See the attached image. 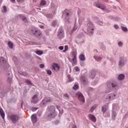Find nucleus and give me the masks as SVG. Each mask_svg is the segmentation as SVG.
<instances>
[{"instance_id":"nucleus-1","label":"nucleus","mask_w":128,"mask_h":128,"mask_svg":"<svg viewBox=\"0 0 128 128\" xmlns=\"http://www.w3.org/2000/svg\"><path fill=\"white\" fill-rule=\"evenodd\" d=\"M72 59L68 58V60L70 62H72V65L73 66H76V55L78 54V53L76 52V51L74 50L72 52Z\"/></svg>"},{"instance_id":"nucleus-2","label":"nucleus","mask_w":128,"mask_h":128,"mask_svg":"<svg viewBox=\"0 0 128 128\" xmlns=\"http://www.w3.org/2000/svg\"><path fill=\"white\" fill-rule=\"evenodd\" d=\"M87 26H88V32H89V34H94V24H92V22L89 21L87 24Z\"/></svg>"},{"instance_id":"nucleus-3","label":"nucleus","mask_w":128,"mask_h":128,"mask_svg":"<svg viewBox=\"0 0 128 128\" xmlns=\"http://www.w3.org/2000/svg\"><path fill=\"white\" fill-rule=\"evenodd\" d=\"M52 98L50 97H46L44 98L43 100L40 104V106H44L46 104H48V102H50Z\"/></svg>"},{"instance_id":"nucleus-4","label":"nucleus","mask_w":128,"mask_h":128,"mask_svg":"<svg viewBox=\"0 0 128 128\" xmlns=\"http://www.w3.org/2000/svg\"><path fill=\"white\" fill-rule=\"evenodd\" d=\"M57 37L59 40H62L64 38V32L62 30L60 29L57 32Z\"/></svg>"},{"instance_id":"nucleus-5","label":"nucleus","mask_w":128,"mask_h":128,"mask_svg":"<svg viewBox=\"0 0 128 128\" xmlns=\"http://www.w3.org/2000/svg\"><path fill=\"white\" fill-rule=\"evenodd\" d=\"M10 119L13 124H16L18 121V120H20V117L18 115H12Z\"/></svg>"},{"instance_id":"nucleus-6","label":"nucleus","mask_w":128,"mask_h":128,"mask_svg":"<svg viewBox=\"0 0 128 128\" xmlns=\"http://www.w3.org/2000/svg\"><path fill=\"white\" fill-rule=\"evenodd\" d=\"M50 108H52V110H54V112L51 113H49V114H48V118H56V107H54V106H52Z\"/></svg>"},{"instance_id":"nucleus-7","label":"nucleus","mask_w":128,"mask_h":128,"mask_svg":"<svg viewBox=\"0 0 128 128\" xmlns=\"http://www.w3.org/2000/svg\"><path fill=\"white\" fill-rule=\"evenodd\" d=\"M76 96L78 97V98H79L80 100L82 102H84V97L82 94L80 92H78L76 94Z\"/></svg>"},{"instance_id":"nucleus-8","label":"nucleus","mask_w":128,"mask_h":128,"mask_svg":"<svg viewBox=\"0 0 128 128\" xmlns=\"http://www.w3.org/2000/svg\"><path fill=\"white\" fill-rule=\"evenodd\" d=\"M52 70H56V72H58L60 70V66L56 63H54L52 66Z\"/></svg>"},{"instance_id":"nucleus-9","label":"nucleus","mask_w":128,"mask_h":128,"mask_svg":"<svg viewBox=\"0 0 128 128\" xmlns=\"http://www.w3.org/2000/svg\"><path fill=\"white\" fill-rule=\"evenodd\" d=\"M31 102L33 104H36V102H38V95H34V96L32 97Z\"/></svg>"},{"instance_id":"nucleus-10","label":"nucleus","mask_w":128,"mask_h":128,"mask_svg":"<svg viewBox=\"0 0 128 128\" xmlns=\"http://www.w3.org/2000/svg\"><path fill=\"white\" fill-rule=\"evenodd\" d=\"M32 34H38L37 32H38V35L42 34V32H40V30H38L36 28L32 29Z\"/></svg>"},{"instance_id":"nucleus-11","label":"nucleus","mask_w":128,"mask_h":128,"mask_svg":"<svg viewBox=\"0 0 128 128\" xmlns=\"http://www.w3.org/2000/svg\"><path fill=\"white\" fill-rule=\"evenodd\" d=\"M95 6H96V8H100L101 10H105L106 8V6L104 5L100 4L98 3H96L95 4Z\"/></svg>"},{"instance_id":"nucleus-12","label":"nucleus","mask_w":128,"mask_h":128,"mask_svg":"<svg viewBox=\"0 0 128 128\" xmlns=\"http://www.w3.org/2000/svg\"><path fill=\"white\" fill-rule=\"evenodd\" d=\"M89 118L93 122H96V116H94L90 114L88 116Z\"/></svg>"},{"instance_id":"nucleus-13","label":"nucleus","mask_w":128,"mask_h":128,"mask_svg":"<svg viewBox=\"0 0 128 128\" xmlns=\"http://www.w3.org/2000/svg\"><path fill=\"white\" fill-rule=\"evenodd\" d=\"M116 98V94H109L108 97L106 98V100H114Z\"/></svg>"},{"instance_id":"nucleus-14","label":"nucleus","mask_w":128,"mask_h":128,"mask_svg":"<svg viewBox=\"0 0 128 128\" xmlns=\"http://www.w3.org/2000/svg\"><path fill=\"white\" fill-rule=\"evenodd\" d=\"M32 120L33 123H36L38 122V119L36 118V114H34L31 116Z\"/></svg>"},{"instance_id":"nucleus-15","label":"nucleus","mask_w":128,"mask_h":128,"mask_svg":"<svg viewBox=\"0 0 128 128\" xmlns=\"http://www.w3.org/2000/svg\"><path fill=\"white\" fill-rule=\"evenodd\" d=\"M89 74L90 78H94L96 76V72L94 70H91Z\"/></svg>"},{"instance_id":"nucleus-16","label":"nucleus","mask_w":128,"mask_h":128,"mask_svg":"<svg viewBox=\"0 0 128 128\" xmlns=\"http://www.w3.org/2000/svg\"><path fill=\"white\" fill-rule=\"evenodd\" d=\"M18 16L20 18H22V22H24L27 23L28 22V18H26V16H24L22 14L18 15Z\"/></svg>"},{"instance_id":"nucleus-17","label":"nucleus","mask_w":128,"mask_h":128,"mask_svg":"<svg viewBox=\"0 0 128 128\" xmlns=\"http://www.w3.org/2000/svg\"><path fill=\"white\" fill-rule=\"evenodd\" d=\"M108 85L112 86V88H113L115 90H116L118 88V87L116 83H109Z\"/></svg>"},{"instance_id":"nucleus-18","label":"nucleus","mask_w":128,"mask_h":128,"mask_svg":"<svg viewBox=\"0 0 128 128\" xmlns=\"http://www.w3.org/2000/svg\"><path fill=\"white\" fill-rule=\"evenodd\" d=\"M118 65L120 66L122 68V66H124V61L122 58H120V60L118 62Z\"/></svg>"},{"instance_id":"nucleus-19","label":"nucleus","mask_w":128,"mask_h":128,"mask_svg":"<svg viewBox=\"0 0 128 128\" xmlns=\"http://www.w3.org/2000/svg\"><path fill=\"white\" fill-rule=\"evenodd\" d=\"M108 106H106V105H104V106H102V112H103V114H104V112H106V110H108Z\"/></svg>"},{"instance_id":"nucleus-20","label":"nucleus","mask_w":128,"mask_h":128,"mask_svg":"<svg viewBox=\"0 0 128 128\" xmlns=\"http://www.w3.org/2000/svg\"><path fill=\"white\" fill-rule=\"evenodd\" d=\"M0 114L2 116V118H3V120H4V110L2 108H0Z\"/></svg>"},{"instance_id":"nucleus-21","label":"nucleus","mask_w":128,"mask_h":128,"mask_svg":"<svg viewBox=\"0 0 128 128\" xmlns=\"http://www.w3.org/2000/svg\"><path fill=\"white\" fill-rule=\"evenodd\" d=\"M124 79V74H120L118 76V80H122Z\"/></svg>"},{"instance_id":"nucleus-22","label":"nucleus","mask_w":128,"mask_h":128,"mask_svg":"<svg viewBox=\"0 0 128 128\" xmlns=\"http://www.w3.org/2000/svg\"><path fill=\"white\" fill-rule=\"evenodd\" d=\"M7 61L8 60H6V59H5L4 57H1L0 58V62H1L2 64H6Z\"/></svg>"},{"instance_id":"nucleus-23","label":"nucleus","mask_w":128,"mask_h":128,"mask_svg":"<svg viewBox=\"0 0 128 128\" xmlns=\"http://www.w3.org/2000/svg\"><path fill=\"white\" fill-rule=\"evenodd\" d=\"M80 60L84 61L86 60V58L84 57V54H82L79 56Z\"/></svg>"},{"instance_id":"nucleus-24","label":"nucleus","mask_w":128,"mask_h":128,"mask_svg":"<svg viewBox=\"0 0 128 128\" xmlns=\"http://www.w3.org/2000/svg\"><path fill=\"white\" fill-rule=\"evenodd\" d=\"M40 6H46V0H41Z\"/></svg>"},{"instance_id":"nucleus-25","label":"nucleus","mask_w":128,"mask_h":128,"mask_svg":"<svg viewBox=\"0 0 128 128\" xmlns=\"http://www.w3.org/2000/svg\"><path fill=\"white\" fill-rule=\"evenodd\" d=\"M97 107H98V104H94V106H93L90 109V112H92Z\"/></svg>"},{"instance_id":"nucleus-26","label":"nucleus","mask_w":128,"mask_h":128,"mask_svg":"<svg viewBox=\"0 0 128 128\" xmlns=\"http://www.w3.org/2000/svg\"><path fill=\"white\" fill-rule=\"evenodd\" d=\"M78 29V27H76V26H74V28H72V30H71V32H69L70 34H72L74 32H76V30Z\"/></svg>"},{"instance_id":"nucleus-27","label":"nucleus","mask_w":128,"mask_h":128,"mask_svg":"<svg viewBox=\"0 0 128 128\" xmlns=\"http://www.w3.org/2000/svg\"><path fill=\"white\" fill-rule=\"evenodd\" d=\"M8 44L10 48H14V44L12 42H8Z\"/></svg>"},{"instance_id":"nucleus-28","label":"nucleus","mask_w":128,"mask_h":128,"mask_svg":"<svg viewBox=\"0 0 128 128\" xmlns=\"http://www.w3.org/2000/svg\"><path fill=\"white\" fill-rule=\"evenodd\" d=\"M36 54H38V56H40L41 54H44V52L42 50H36Z\"/></svg>"},{"instance_id":"nucleus-29","label":"nucleus","mask_w":128,"mask_h":128,"mask_svg":"<svg viewBox=\"0 0 128 128\" xmlns=\"http://www.w3.org/2000/svg\"><path fill=\"white\" fill-rule=\"evenodd\" d=\"M94 58L96 60H98V62H99L100 60H102V58L100 57L94 56Z\"/></svg>"},{"instance_id":"nucleus-30","label":"nucleus","mask_w":128,"mask_h":128,"mask_svg":"<svg viewBox=\"0 0 128 128\" xmlns=\"http://www.w3.org/2000/svg\"><path fill=\"white\" fill-rule=\"evenodd\" d=\"M80 80L82 82V84H86V79H82V78H80Z\"/></svg>"},{"instance_id":"nucleus-31","label":"nucleus","mask_w":128,"mask_h":128,"mask_svg":"<svg viewBox=\"0 0 128 128\" xmlns=\"http://www.w3.org/2000/svg\"><path fill=\"white\" fill-rule=\"evenodd\" d=\"M121 29L123 32H128V28L124 26L121 27Z\"/></svg>"},{"instance_id":"nucleus-32","label":"nucleus","mask_w":128,"mask_h":128,"mask_svg":"<svg viewBox=\"0 0 128 128\" xmlns=\"http://www.w3.org/2000/svg\"><path fill=\"white\" fill-rule=\"evenodd\" d=\"M78 88V84H75L73 86V90H76Z\"/></svg>"},{"instance_id":"nucleus-33","label":"nucleus","mask_w":128,"mask_h":128,"mask_svg":"<svg viewBox=\"0 0 128 128\" xmlns=\"http://www.w3.org/2000/svg\"><path fill=\"white\" fill-rule=\"evenodd\" d=\"M26 84H32V82L30 80H26L25 81Z\"/></svg>"},{"instance_id":"nucleus-34","label":"nucleus","mask_w":128,"mask_h":128,"mask_svg":"<svg viewBox=\"0 0 128 128\" xmlns=\"http://www.w3.org/2000/svg\"><path fill=\"white\" fill-rule=\"evenodd\" d=\"M56 106L57 110H59L60 114H63V113H64V110H62L61 112H60V106Z\"/></svg>"},{"instance_id":"nucleus-35","label":"nucleus","mask_w":128,"mask_h":128,"mask_svg":"<svg viewBox=\"0 0 128 128\" xmlns=\"http://www.w3.org/2000/svg\"><path fill=\"white\" fill-rule=\"evenodd\" d=\"M38 108L33 107L31 108V110H32V112H36V110H37Z\"/></svg>"},{"instance_id":"nucleus-36","label":"nucleus","mask_w":128,"mask_h":128,"mask_svg":"<svg viewBox=\"0 0 128 128\" xmlns=\"http://www.w3.org/2000/svg\"><path fill=\"white\" fill-rule=\"evenodd\" d=\"M57 22L56 20H54L52 22V26H56V24Z\"/></svg>"},{"instance_id":"nucleus-37","label":"nucleus","mask_w":128,"mask_h":128,"mask_svg":"<svg viewBox=\"0 0 128 128\" xmlns=\"http://www.w3.org/2000/svg\"><path fill=\"white\" fill-rule=\"evenodd\" d=\"M2 12H6V6H3Z\"/></svg>"},{"instance_id":"nucleus-38","label":"nucleus","mask_w":128,"mask_h":128,"mask_svg":"<svg viewBox=\"0 0 128 128\" xmlns=\"http://www.w3.org/2000/svg\"><path fill=\"white\" fill-rule=\"evenodd\" d=\"M74 70L76 72H80V68H78V66H75Z\"/></svg>"},{"instance_id":"nucleus-39","label":"nucleus","mask_w":128,"mask_h":128,"mask_svg":"<svg viewBox=\"0 0 128 128\" xmlns=\"http://www.w3.org/2000/svg\"><path fill=\"white\" fill-rule=\"evenodd\" d=\"M46 72H47L48 74H49V76H50V74H52V70H48Z\"/></svg>"},{"instance_id":"nucleus-40","label":"nucleus","mask_w":128,"mask_h":128,"mask_svg":"<svg viewBox=\"0 0 128 128\" xmlns=\"http://www.w3.org/2000/svg\"><path fill=\"white\" fill-rule=\"evenodd\" d=\"M18 2H20V4H22V2H24V0H16Z\"/></svg>"},{"instance_id":"nucleus-41","label":"nucleus","mask_w":128,"mask_h":128,"mask_svg":"<svg viewBox=\"0 0 128 128\" xmlns=\"http://www.w3.org/2000/svg\"><path fill=\"white\" fill-rule=\"evenodd\" d=\"M68 78L70 80V82H72L74 80V79H72V78H71L70 76H68Z\"/></svg>"},{"instance_id":"nucleus-42","label":"nucleus","mask_w":128,"mask_h":128,"mask_svg":"<svg viewBox=\"0 0 128 128\" xmlns=\"http://www.w3.org/2000/svg\"><path fill=\"white\" fill-rule=\"evenodd\" d=\"M68 46H65L64 52H66V50H68Z\"/></svg>"},{"instance_id":"nucleus-43","label":"nucleus","mask_w":128,"mask_h":128,"mask_svg":"<svg viewBox=\"0 0 128 128\" xmlns=\"http://www.w3.org/2000/svg\"><path fill=\"white\" fill-rule=\"evenodd\" d=\"M12 78H8L7 82H12Z\"/></svg>"},{"instance_id":"nucleus-44","label":"nucleus","mask_w":128,"mask_h":128,"mask_svg":"<svg viewBox=\"0 0 128 128\" xmlns=\"http://www.w3.org/2000/svg\"><path fill=\"white\" fill-rule=\"evenodd\" d=\"M40 68H44V64H40Z\"/></svg>"},{"instance_id":"nucleus-45","label":"nucleus","mask_w":128,"mask_h":128,"mask_svg":"<svg viewBox=\"0 0 128 128\" xmlns=\"http://www.w3.org/2000/svg\"><path fill=\"white\" fill-rule=\"evenodd\" d=\"M114 28L116 30H118V26L117 24H115V25H114Z\"/></svg>"},{"instance_id":"nucleus-46","label":"nucleus","mask_w":128,"mask_h":128,"mask_svg":"<svg viewBox=\"0 0 128 128\" xmlns=\"http://www.w3.org/2000/svg\"><path fill=\"white\" fill-rule=\"evenodd\" d=\"M118 44L119 46H122V42H119L118 43Z\"/></svg>"},{"instance_id":"nucleus-47","label":"nucleus","mask_w":128,"mask_h":128,"mask_svg":"<svg viewBox=\"0 0 128 128\" xmlns=\"http://www.w3.org/2000/svg\"><path fill=\"white\" fill-rule=\"evenodd\" d=\"M59 50H64V46H59Z\"/></svg>"},{"instance_id":"nucleus-48","label":"nucleus","mask_w":128,"mask_h":128,"mask_svg":"<svg viewBox=\"0 0 128 128\" xmlns=\"http://www.w3.org/2000/svg\"><path fill=\"white\" fill-rule=\"evenodd\" d=\"M64 96H65V98H69L68 94H64Z\"/></svg>"},{"instance_id":"nucleus-49","label":"nucleus","mask_w":128,"mask_h":128,"mask_svg":"<svg viewBox=\"0 0 128 128\" xmlns=\"http://www.w3.org/2000/svg\"><path fill=\"white\" fill-rule=\"evenodd\" d=\"M42 34L38 35V32H37V34H34L35 36H36V38H38V36H40Z\"/></svg>"},{"instance_id":"nucleus-50","label":"nucleus","mask_w":128,"mask_h":128,"mask_svg":"<svg viewBox=\"0 0 128 128\" xmlns=\"http://www.w3.org/2000/svg\"><path fill=\"white\" fill-rule=\"evenodd\" d=\"M10 1L11 2H16V0H10Z\"/></svg>"},{"instance_id":"nucleus-51","label":"nucleus","mask_w":128,"mask_h":128,"mask_svg":"<svg viewBox=\"0 0 128 128\" xmlns=\"http://www.w3.org/2000/svg\"><path fill=\"white\" fill-rule=\"evenodd\" d=\"M66 14L67 16H70V13L67 12L66 13Z\"/></svg>"},{"instance_id":"nucleus-52","label":"nucleus","mask_w":128,"mask_h":128,"mask_svg":"<svg viewBox=\"0 0 128 128\" xmlns=\"http://www.w3.org/2000/svg\"><path fill=\"white\" fill-rule=\"evenodd\" d=\"M113 116H116V114L115 112L113 113Z\"/></svg>"},{"instance_id":"nucleus-53","label":"nucleus","mask_w":128,"mask_h":128,"mask_svg":"<svg viewBox=\"0 0 128 128\" xmlns=\"http://www.w3.org/2000/svg\"><path fill=\"white\" fill-rule=\"evenodd\" d=\"M32 1H33L34 2H36L38 1V0H32Z\"/></svg>"},{"instance_id":"nucleus-54","label":"nucleus","mask_w":128,"mask_h":128,"mask_svg":"<svg viewBox=\"0 0 128 128\" xmlns=\"http://www.w3.org/2000/svg\"><path fill=\"white\" fill-rule=\"evenodd\" d=\"M72 128H76V126H73Z\"/></svg>"},{"instance_id":"nucleus-55","label":"nucleus","mask_w":128,"mask_h":128,"mask_svg":"<svg viewBox=\"0 0 128 128\" xmlns=\"http://www.w3.org/2000/svg\"><path fill=\"white\" fill-rule=\"evenodd\" d=\"M50 14H47V16H50Z\"/></svg>"},{"instance_id":"nucleus-56","label":"nucleus","mask_w":128,"mask_h":128,"mask_svg":"<svg viewBox=\"0 0 128 128\" xmlns=\"http://www.w3.org/2000/svg\"><path fill=\"white\" fill-rule=\"evenodd\" d=\"M68 12V10H65V12Z\"/></svg>"},{"instance_id":"nucleus-57","label":"nucleus","mask_w":128,"mask_h":128,"mask_svg":"<svg viewBox=\"0 0 128 128\" xmlns=\"http://www.w3.org/2000/svg\"><path fill=\"white\" fill-rule=\"evenodd\" d=\"M44 28V26H41V28Z\"/></svg>"},{"instance_id":"nucleus-58","label":"nucleus","mask_w":128,"mask_h":128,"mask_svg":"<svg viewBox=\"0 0 128 128\" xmlns=\"http://www.w3.org/2000/svg\"><path fill=\"white\" fill-rule=\"evenodd\" d=\"M21 106H22V102Z\"/></svg>"},{"instance_id":"nucleus-59","label":"nucleus","mask_w":128,"mask_h":128,"mask_svg":"<svg viewBox=\"0 0 128 128\" xmlns=\"http://www.w3.org/2000/svg\"><path fill=\"white\" fill-rule=\"evenodd\" d=\"M108 2V0H107V2Z\"/></svg>"},{"instance_id":"nucleus-60","label":"nucleus","mask_w":128,"mask_h":128,"mask_svg":"<svg viewBox=\"0 0 128 128\" xmlns=\"http://www.w3.org/2000/svg\"><path fill=\"white\" fill-rule=\"evenodd\" d=\"M117 0V2H118V0Z\"/></svg>"}]
</instances>
